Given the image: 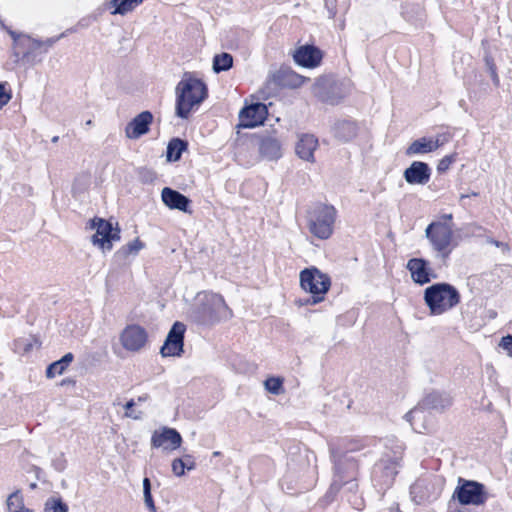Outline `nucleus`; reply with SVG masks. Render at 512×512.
I'll return each instance as SVG.
<instances>
[{
    "label": "nucleus",
    "instance_id": "31",
    "mask_svg": "<svg viewBox=\"0 0 512 512\" xmlns=\"http://www.w3.org/2000/svg\"><path fill=\"white\" fill-rule=\"evenodd\" d=\"M143 0H111L110 5L114 8L111 14L125 15L139 6Z\"/></svg>",
    "mask_w": 512,
    "mask_h": 512
},
{
    "label": "nucleus",
    "instance_id": "33",
    "mask_svg": "<svg viewBox=\"0 0 512 512\" xmlns=\"http://www.w3.org/2000/svg\"><path fill=\"white\" fill-rule=\"evenodd\" d=\"M7 507L10 512H34L24 506L23 498L19 491H16L9 495L7 499Z\"/></svg>",
    "mask_w": 512,
    "mask_h": 512
},
{
    "label": "nucleus",
    "instance_id": "37",
    "mask_svg": "<svg viewBox=\"0 0 512 512\" xmlns=\"http://www.w3.org/2000/svg\"><path fill=\"white\" fill-rule=\"evenodd\" d=\"M33 342H35V340L18 339L14 343V349L17 353L20 354L29 353L33 348Z\"/></svg>",
    "mask_w": 512,
    "mask_h": 512
},
{
    "label": "nucleus",
    "instance_id": "16",
    "mask_svg": "<svg viewBox=\"0 0 512 512\" xmlns=\"http://www.w3.org/2000/svg\"><path fill=\"white\" fill-rule=\"evenodd\" d=\"M397 462L391 459L380 460L374 468V481L381 489L392 485L397 475Z\"/></svg>",
    "mask_w": 512,
    "mask_h": 512
},
{
    "label": "nucleus",
    "instance_id": "14",
    "mask_svg": "<svg viewBox=\"0 0 512 512\" xmlns=\"http://www.w3.org/2000/svg\"><path fill=\"white\" fill-rule=\"evenodd\" d=\"M268 110L263 103H252L242 108L239 112V127L254 128L263 124Z\"/></svg>",
    "mask_w": 512,
    "mask_h": 512
},
{
    "label": "nucleus",
    "instance_id": "4",
    "mask_svg": "<svg viewBox=\"0 0 512 512\" xmlns=\"http://www.w3.org/2000/svg\"><path fill=\"white\" fill-rule=\"evenodd\" d=\"M233 316L222 295L205 293L196 310V319L201 324H214L225 321Z\"/></svg>",
    "mask_w": 512,
    "mask_h": 512
},
{
    "label": "nucleus",
    "instance_id": "50",
    "mask_svg": "<svg viewBox=\"0 0 512 512\" xmlns=\"http://www.w3.org/2000/svg\"><path fill=\"white\" fill-rule=\"evenodd\" d=\"M149 399L148 394L141 395L137 398V403H143L146 402Z\"/></svg>",
    "mask_w": 512,
    "mask_h": 512
},
{
    "label": "nucleus",
    "instance_id": "2",
    "mask_svg": "<svg viewBox=\"0 0 512 512\" xmlns=\"http://www.w3.org/2000/svg\"><path fill=\"white\" fill-rule=\"evenodd\" d=\"M207 97V87L199 79H182L176 86L175 113L179 118L187 119L194 107Z\"/></svg>",
    "mask_w": 512,
    "mask_h": 512
},
{
    "label": "nucleus",
    "instance_id": "8",
    "mask_svg": "<svg viewBox=\"0 0 512 512\" xmlns=\"http://www.w3.org/2000/svg\"><path fill=\"white\" fill-rule=\"evenodd\" d=\"M451 405L452 398L448 394L434 391L427 394L416 407L406 413L405 419L411 424L414 430H417L414 422L424 418V410L443 412Z\"/></svg>",
    "mask_w": 512,
    "mask_h": 512
},
{
    "label": "nucleus",
    "instance_id": "43",
    "mask_svg": "<svg viewBox=\"0 0 512 512\" xmlns=\"http://www.w3.org/2000/svg\"><path fill=\"white\" fill-rule=\"evenodd\" d=\"M499 346L506 350L509 357H512V335L502 337Z\"/></svg>",
    "mask_w": 512,
    "mask_h": 512
},
{
    "label": "nucleus",
    "instance_id": "30",
    "mask_svg": "<svg viewBox=\"0 0 512 512\" xmlns=\"http://www.w3.org/2000/svg\"><path fill=\"white\" fill-rule=\"evenodd\" d=\"M188 143L180 138H173L167 146L168 161H178L182 153L187 149Z\"/></svg>",
    "mask_w": 512,
    "mask_h": 512
},
{
    "label": "nucleus",
    "instance_id": "55",
    "mask_svg": "<svg viewBox=\"0 0 512 512\" xmlns=\"http://www.w3.org/2000/svg\"><path fill=\"white\" fill-rule=\"evenodd\" d=\"M467 197H469V195L462 194V195L460 196V199L462 200V199L467 198Z\"/></svg>",
    "mask_w": 512,
    "mask_h": 512
},
{
    "label": "nucleus",
    "instance_id": "20",
    "mask_svg": "<svg viewBox=\"0 0 512 512\" xmlns=\"http://www.w3.org/2000/svg\"><path fill=\"white\" fill-rule=\"evenodd\" d=\"M294 60L297 64L306 68L317 67L322 60V52L313 45L299 47L294 53Z\"/></svg>",
    "mask_w": 512,
    "mask_h": 512
},
{
    "label": "nucleus",
    "instance_id": "15",
    "mask_svg": "<svg viewBox=\"0 0 512 512\" xmlns=\"http://www.w3.org/2000/svg\"><path fill=\"white\" fill-rule=\"evenodd\" d=\"M181 443L182 437L174 428L163 427L160 430H155L151 437V445L154 448L175 450L181 446Z\"/></svg>",
    "mask_w": 512,
    "mask_h": 512
},
{
    "label": "nucleus",
    "instance_id": "32",
    "mask_svg": "<svg viewBox=\"0 0 512 512\" xmlns=\"http://www.w3.org/2000/svg\"><path fill=\"white\" fill-rule=\"evenodd\" d=\"M233 66V57L231 54L227 52H222L220 54H216L213 57V71L215 73H220L224 71H228Z\"/></svg>",
    "mask_w": 512,
    "mask_h": 512
},
{
    "label": "nucleus",
    "instance_id": "11",
    "mask_svg": "<svg viewBox=\"0 0 512 512\" xmlns=\"http://www.w3.org/2000/svg\"><path fill=\"white\" fill-rule=\"evenodd\" d=\"M313 92L322 102L330 105L340 103L346 96L342 84L334 81L330 77L317 79L313 86Z\"/></svg>",
    "mask_w": 512,
    "mask_h": 512
},
{
    "label": "nucleus",
    "instance_id": "21",
    "mask_svg": "<svg viewBox=\"0 0 512 512\" xmlns=\"http://www.w3.org/2000/svg\"><path fill=\"white\" fill-rule=\"evenodd\" d=\"M161 198L163 203L170 209L179 210L182 212H189L190 199L180 192L165 187L162 189Z\"/></svg>",
    "mask_w": 512,
    "mask_h": 512
},
{
    "label": "nucleus",
    "instance_id": "18",
    "mask_svg": "<svg viewBox=\"0 0 512 512\" xmlns=\"http://www.w3.org/2000/svg\"><path fill=\"white\" fill-rule=\"evenodd\" d=\"M404 179L411 185H425L431 177V169L425 162L414 161L403 173Z\"/></svg>",
    "mask_w": 512,
    "mask_h": 512
},
{
    "label": "nucleus",
    "instance_id": "27",
    "mask_svg": "<svg viewBox=\"0 0 512 512\" xmlns=\"http://www.w3.org/2000/svg\"><path fill=\"white\" fill-rule=\"evenodd\" d=\"M144 248V243L138 238L122 246L115 252L113 259L118 264H123L127 261L130 255H137L138 252Z\"/></svg>",
    "mask_w": 512,
    "mask_h": 512
},
{
    "label": "nucleus",
    "instance_id": "24",
    "mask_svg": "<svg viewBox=\"0 0 512 512\" xmlns=\"http://www.w3.org/2000/svg\"><path fill=\"white\" fill-rule=\"evenodd\" d=\"M358 127L357 124L349 120H341L335 123L333 127L334 136L342 141L348 142L357 136Z\"/></svg>",
    "mask_w": 512,
    "mask_h": 512
},
{
    "label": "nucleus",
    "instance_id": "57",
    "mask_svg": "<svg viewBox=\"0 0 512 512\" xmlns=\"http://www.w3.org/2000/svg\"><path fill=\"white\" fill-rule=\"evenodd\" d=\"M36 486H37V485H36V483H32V484L30 485V487H31L32 489L36 488Z\"/></svg>",
    "mask_w": 512,
    "mask_h": 512
},
{
    "label": "nucleus",
    "instance_id": "5",
    "mask_svg": "<svg viewBox=\"0 0 512 512\" xmlns=\"http://www.w3.org/2000/svg\"><path fill=\"white\" fill-rule=\"evenodd\" d=\"M300 285L303 290L311 294L302 304L316 305L324 300L325 294L330 289L331 279L315 267L306 268L300 272Z\"/></svg>",
    "mask_w": 512,
    "mask_h": 512
},
{
    "label": "nucleus",
    "instance_id": "49",
    "mask_svg": "<svg viewBox=\"0 0 512 512\" xmlns=\"http://www.w3.org/2000/svg\"><path fill=\"white\" fill-rule=\"evenodd\" d=\"M490 70H491V75H492L494 82L498 83V76H497L495 68L493 66H491Z\"/></svg>",
    "mask_w": 512,
    "mask_h": 512
},
{
    "label": "nucleus",
    "instance_id": "7",
    "mask_svg": "<svg viewBox=\"0 0 512 512\" xmlns=\"http://www.w3.org/2000/svg\"><path fill=\"white\" fill-rule=\"evenodd\" d=\"M489 494L484 484L463 478L458 479V485L454 490L453 498L457 499L461 505L480 506L486 503Z\"/></svg>",
    "mask_w": 512,
    "mask_h": 512
},
{
    "label": "nucleus",
    "instance_id": "9",
    "mask_svg": "<svg viewBox=\"0 0 512 512\" xmlns=\"http://www.w3.org/2000/svg\"><path fill=\"white\" fill-rule=\"evenodd\" d=\"M425 235L433 249L437 251L443 259H446L451 253L450 245L453 238L452 226L446 222H432L427 226Z\"/></svg>",
    "mask_w": 512,
    "mask_h": 512
},
{
    "label": "nucleus",
    "instance_id": "28",
    "mask_svg": "<svg viewBox=\"0 0 512 512\" xmlns=\"http://www.w3.org/2000/svg\"><path fill=\"white\" fill-rule=\"evenodd\" d=\"M433 144H431V138L421 137L413 141L406 149L407 156L426 154L433 152Z\"/></svg>",
    "mask_w": 512,
    "mask_h": 512
},
{
    "label": "nucleus",
    "instance_id": "10",
    "mask_svg": "<svg viewBox=\"0 0 512 512\" xmlns=\"http://www.w3.org/2000/svg\"><path fill=\"white\" fill-rule=\"evenodd\" d=\"M90 227L96 230L91 238L93 245L98 246L103 252L112 250L113 242L120 240V229L118 226L114 228L108 220L95 217L91 220Z\"/></svg>",
    "mask_w": 512,
    "mask_h": 512
},
{
    "label": "nucleus",
    "instance_id": "56",
    "mask_svg": "<svg viewBox=\"0 0 512 512\" xmlns=\"http://www.w3.org/2000/svg\"><path fill=\"white\" fill-rule=\"evenodd\" d=\"M82 178L85 180V184H87V182H88V177H87V176H83Z\"/></svg>",
    "mask_w": 512,
    "mask_h": 512
},
{
    "label": "nucleus",
    "instance_id": "41",
    "mask_svg": "<svg viewBox=\"0 0 512 512\" xmlns=\"http://www.w3.org/2000/svg\"><path fill=\"white\" fill-rule=\"evenodd\" d=\"M66 35V32H63L61 33L60 35L58 36H54V37H50V38H47L45 41H41L42 42V46L41 48H44V52H47V50L49 48H51L55 43H57L60 39H62L63 37H65Z\"/></svg>",
    "mask_w": 512,
    "mask_h": 512
},
{
    "label": "nucleus",
    "instance_id": "17",
    "mask_svg": "<svg viewBox=\"0 0 512 512\" xmlns=\"http://www.w3.org/2000/svg\"><path fill=\"white\" fill-rule=\"evenodd\" d=\"M153 122V114L150 111H143L135 116L126 126L125 135L129 139H138L149 132Z\"/></svg>",
    "mask_w": 512,
    "mask_h": 512
},
{
    "label": "nucleus",
    "instance_id": "29",
    "mask_svg": "<svg viewBox=\"0 0 512 512\" xmlns=\"http://www.w3.org/2000/svg\"><path fill=\"white\" fill-rule=\"evenodd\" d=\"M74 355L66 353L61 359L51 363L46 369V377L54 378L56 375H61L66 370L68 365L73 361Z\"/></svg>",
    "mask_w": 512,
    "mask_h": 512
},
{
    "label": "nucleus",
    "instance_id": "23",
    "mask_svg": "<svg viewBox=\"0 0 512 512\" xmlns=\"http://www.w3.org/2000/svg\"><path fill=\"white\" fill-rule=\"evenodd\" d=\"M259 152L268 160H276L282 156L281 144L273 136H263L259 140Z\"/></svg>",
    "mask_w": 512,
    "mask_h": 512
},
{
    "label": "nucleus",
    "instance_id": "47",
    "mask_svg": "<svg viewBox=\"0 0 512 512\" xmlns=\"http://www.w3.org/2000/svg\"><path fill=\"white\" fill-rule=\"evenodd\" d=\"M431 144L435 145L433 146V151H435L444 144V140L441 139V136H438L435 139L431 138Z\"/></svg>",
    "mask_w": 512,
    "mask_h": 512
},
{
    "label": "nucleus",
    "instance_id": "3",
    "mask_svg": "<svg viewBox=\"0 0 512 512\" xmlns=\"http://www.w3.org/2000/svg\"><path fill=\"white\" fill-rule=\"evenodd\" d=\"M424 301L431 315H441L460 302L458 290L448 283H435L424 291Z\"/></svg>",
    "mask_w": 512,
    "mask_h": 512
},
{
    "label": "nucleus",
    "instance_id": "22",
    "mask_svg": "<svg viewBox=\"0 0 512 512\" xmlns=\"http://www.w3.org/2000/svg\"><path fill=\"white\" fill-rule=\"evenodd\" d=\"M318 146V140L311 134H303L295 147L296 154L303 160L314 162V151Z\"/></svg>",
    "mask_w": 512,
    "mask_h": 512
},
{
    "label": "nucleus",
    "instance_id": "19",
    "mask_svg": "<svg viewBox=\"0 0 512 512\" xmlns=\"http://www.w3.org/2000/svg\"><path fill=\"white\" fill-rule=\"evenodd\" d=\"M407 269L411 273V278L417 284L424 285L436 276L429 267V262L422 258H412L407 263Z\"/></svg>",
    "mask_w": 512,
    "mask_h": 512
},
{
    "label": "nucleus",
    "instance_id": "6",
    "mask_svg": "<svg viewBox=\"0 0 512 512\" xmlns=\"http://www.w3.org/2000/svg\"><path fill=\"white\" fill-rule=\"evenodd\" d=\"M336 210L333 206L320 204L309 213V231L319 239H328L333 233Z\"/></svg>",
    "mask_w": 512,
    "mask_h": 512
},
{
    "label": "nucleus",
    "instance_id": "42",
    "mask_svg": "<svg viewBox=\"0 0 512 512\" xmlns=\"http://www.w3.org/2000/svg\"><path fill=\"white\" fill-rule=\"evenodd\" d=\"M185 470L186 469L184 468L183 460L182 459L176 458V459L173 460V462H172V471H173V473L176 476L180 477V476L184 475Z\"/></svg>",
    "mask_w": 512,
    "mask_h": 512
},
{
    "label": "nucleus",
    "instance_id": "54",
    "mask_svg": "<svg viewBox=\"0 0 512 512\" xmlns=\"http://www.w3.org/2000/svg\"><path fill=\"white\" fill-rule=\"evenodd\" d=\"M58 140H59V137H58V136H54V137L52 138V142H53V143H57V142H58Z\"/></svg>",
    "mask_w": 512,
    "mask_h": 512
},
{
    "label": "nucleus",
    "instance_id": "25",
    "mask_svg": "<svg viewBox=\"0 0 512 512\" xmlns=\"http://www.w3.org/2000/svg\"><path fill=\"white\" fill-rule=\"evenodd\" d=\"M291 78H298V76L287 70L275 71L268 76L264 89L270 92L276 90L278 87L287 86L290 84Z\"/></svg>",
    "mask_w": 512,
    "mask_h": 512
},
{
    "label": "nucleus",
    "instance_id": "51",
    "mask_svg": "<svg viewBox=\"0 0 512 512\" xmlns=\"http://www.w3.org/2000/svg\"><path fill=\"white\" fill-rule=\"evenodd\" d=\"M9 34H10V36L12 37V39L14 41V45L16 46V38H17V35H19V34L14 32V31H9Z\"/></svg>",
    "mask_w": 512,
    "mask_h": 512
},
{
    "label": "nucleus",
    "instance_id": "40",
    "mask_svg": "<svg viewBox=\"0 0 512 512\" xmlns=\"http://www.w3.org/2000/svg\"><path fill=\"white\" fill-rule=\"evenodd\" d=\"M136 405V402L131 399L129 400L126 404H125V409H126V412H125V417L127 418H132V419H135V420H138V419H141L142 417V413L139 412L138 414L135 413L134 411H132V408Z\"/></svg>",
    "mask_w": 512,
    "mask_h": 512
},
{
    "label": "nucleus",
    "instance_id": "39",
    "mask_svg": "<svg viewBox=\"0 0 512 512\" xmlns=\"http://www.w3.org/2000/svg\"><path fill=\"white\" fill-rule=\"evenodd\" d=\"M11 97V91L6 89V83H0V109L9 103Z\"/></svg>",
    "mask_w": 512,
    "mask_h": 512
},
{
    "label": "nucleus",
    "instance_id": "53",
    "mask_svg": "<svg viewBox=\"0 0 512 512\" xmlns=\"http://www.w3.org/2000/svg\"><path fill=\"white\" fill-rule=\"evenodd\" d=\"M389 512H401L398 507H390Z\"/></svg>",
    "mask_w": 512,
    "mask_h": 512
},
{
    "label": "nucleus",
    "instance_id": "44",
    "mask_svg": "<svg viewBox=\"0 0 512 512\" xmlns=\"http://www.w3.org/2000/svg\"><path fill=\"white\" fill-rule=\"evenodd\" d=\"M52 465L55 470L62 472L66 468V459L64 458V455L61 454L55 458L52 462Z\"/></svg>",
    "mask_w": 512,
    "mask_h": 512
},
{
    "label": "nucleus",
    "instance_id": "34",
    "mask_svg": "<svg viewBox=\"0 0 512 512\" xmlns=\"http://www.w3.org/2000/svg\"><path fill=\"white\" fill-rule=\"evenodd\" d=\"M43 512H68V506L61 498L51 497L46 500Z\"/></svg>",
    "mask_w": 512,
    "mask_h": 512
},
{
    "label": "nucleus",
    "instance_id": "59",
    "mask_svg": "<svg viewBox=\"0 0 512 512\" xmlns=\"http://www.w3.org/2000/svg\"><path fill=\"white\" fill-rule=\"evenodd\" d=\"M80 179H81V178H77V179L75 180V183L79 182V181H80ZM75 185H76V184H74V186H75Z\"/></svg>",
    "mask_w": 512,
    "mask_h": 512
},
{
    "label": "nucleus",
    "instance_id": "46",
    "mask_svg": "<svg viewBox=\"0 0 512 512\" xmlns=\"http://www.w3.org/2000/svg\"><path fill=\"white\" fill-rule=\"evenodd\" d=\"M334 2V0H325V7L327 8L329 18H334L336 15V7Z\"/></svg>",
    "mask_w": 512,
    "mask_h": 512
},
{
    "label": "nucleus",
    "instance_id": "12",
    "mask_svg": "<svg viewBox=\"0 0 512 512\" xmlns=\"http://www.w3.org/2000/svg\"><path fill=\"white\" fill-rule=\"evenodd\" d=\"M119 340L125 350L139 352L148 342V332L139 324H129L121 331Z\"/></svg>",
    "mask_w": 512,
    "mask_h": 512
},
{
    "label": "nucleus",
    "instance_id": "35",
    "mask_svg": "<svg viewBox=\"0 0 512 512\" xmlns=\"http://www.w3.org/2000/svg\"><path fill=\"white\" fill-rule=\"evenodd\" d=\"M283 378L269 377L265 380V389L273 395H279L283 392Z\"/></svg>",
    "mask_w": 512,
    "mask_h": 512
},
{
    "label": "nucleus",
    "instance_id": "38",
    "mask_svg": "<svg viewBox=\"0 0 512 512\" xmlns=\"http://www.w3.org/2000/svg\"><path fill=\"white\" fill-rule=\"evenodd\" d=\"M454 161H455V157H454V155H447V156L443 157V158L439 161V163H438V165H437V171H438L439 173H444V172H446V171L449 169L450 165H451Z\"/></svg>",
    "mask_w": 512,
    "mask_h": 512
},
{
    "label": "nucleus",
    "instance_id": "1",
    "mask_svg": "<svg viewBox=\"0 0 512 512\" xmlns=\"http://www.w3.org/2000/svg\"><path fill=\"white\" fill-rule=\"evenodd\" d=\"M361 448L362 445L356 440L329 445L332 463V482L327 492L329 496L337 494L344 487L349 492L357 491L360 467L364 456L358 453Z\"/></svg>",
    "mask_w": 512,
    "mask_h": 512
},
{
    "label": "nucleus",
    "instance_id": "26",
    "mask_svg": "<svg viewBox=\"0 0 512 512\" xmlns=\"http://www.w3.org/2000/svg\"><path fill=\"white\" fill-rule=\"evenodd\" d=\"M42 42L31 38L28 35H17L15 49L19 50L16 52L17 55L22 54L23 58H28L29 55L40 49Z\"/></svg>",
    "mask_w": 512,
    "mask_h": 512
},
{
    "label": "nucleus",
    "instance_id": "45",
    "mask_svg": "<svg viewBox=\"0 0 512 512\" xmlns=\"http://www.w3.org/2000/svg\"><path fill=\"white\" fill-rule=\"evenodd\" d=\"M181 459L183 460V465L186 470L190 471L195 469L196 464L194 458L191 455H185Z\"/></svg>",
    "mask_w": 512,
    "mask_h": 512
},
{
    "label": "nucleus",
    "instance_id": "36",
    "mask_svg": "<svg viewBox=\"0 0 512 512\" xmlns=\"http://www.w3.org/2000/svg\"><path fill=\"white\" fill-rule=\"evenodd\" d=\"M143 494H144V503H145L146 507L151 512H156V507H155V504H154V501H153V498L151 495V482H150V479L147 477H145L143 479Z\"/></svg>",
    "mask_w": 512,
    "mask_h": 512
},
{
    "label": "nucleus",
    "instance_id": "48",
    "mask_svg": "<svg viewBox=\"0 0 512 512\" xmlns=\"http://www.w3.org/2000/svg\"><path fill=\"white\" fill-rule=\"evenodd\" d=\"M143 178H144L146 181H148V180H153V178H154V174H153L151 171L146 170V171H144V172H143Z\"/></svg>",
    "mask_w": 512,
    "mask_h": 512
},
{
    "label": "nucleus",
    "instance_id": "58",
    "mask_svg": "<svg viewBox=\"0 0 512 512\" xmlns=\"http://www.w3.org/2000/svg\"><path fill=\"white\" fill-rule=\"evenodd\" d=\"M220 454V452H214L213 455L214 456H218Z\"/></svg>",
    "mask_w": 512,
    "mask_h": 512
},
{
    "label": "nucleus",
    "instance_id": "52",
    "mask_svg": "<svg viewBox=\"0 0 512 512\" xmlns=\"http://www.w3.org/2000/svg\"><path fill=\"white\" fill-rule=\"evenodd\" d=\"M442 218H443L445 221H451V220H452V218H453V216H452V214H444V215L442 216Z\"/></svg>",
    "mask_w": 512,
    "mask_h": 512
},
{
    "label": "nucleus",
    "instance_id": "13",
    "mask_svg": "<svg viewBox=\"0 0 512 512\" xmlns=\"http://www.w3.org/2000/svg\"><path fill=\"white\" fill-rule=\"evenodd\" d=\"M186 327L181 322H175L166 336L160 349L162 357H180L184 352V334Z\"/></svg>",
    "mask_w": 512,
    "mask_h": 512
}]
</instances>
